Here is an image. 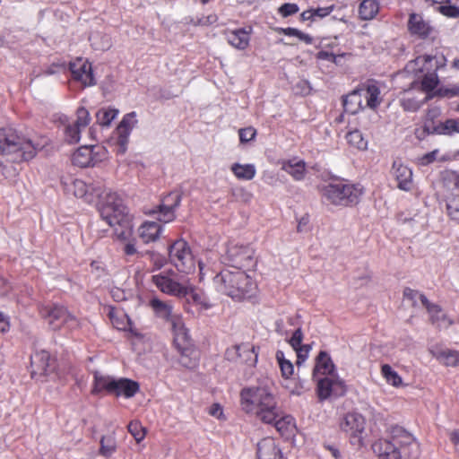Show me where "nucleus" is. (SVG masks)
Returning a JSON list of instances; mask_svg holds the SVG:
<instances>
[{
  "instance_id": "nucleus-1",
  "label": "nucleus",
  "mask_w": 459,
  "mask_h": 459,
  "mask_svg": "<svg viewBox=\"0 0 459 459\" xmlns=\"http://www.w3.org/2000/svg\"><path fill=\"white\" fill-rule=\"evenodd\" d=\"M446 65L444 56L424 55L410 61L405 70L421 79L413 82L411 87L405 91L401 100L403 108L407 111H417L429 98V93L438 85L437 71Z\"/></svg>"
},
{
  "instance_id": "nucleus-2",
  "label": "nucleus",
  "mask_w": 459,
  "mask_h": 459,
  "mask_svg": "<svg viewBox=\"0 0 459 459\" xmlns=\"http://www.w3.org/2000/svg\"><path fill=\"white\" fill-rule=\"evenodd\" d=\"M45 143L46 141L39 143L18 135L11 129H0V165L4 176L8 178L17 173V169L9 163L31 160Z\"/></svg>"
},
{
  "instance_id": "nucleus-3",
  "label": "nucleus",
  "mask_w": 459,
  "mask_h": 459,
  "mask_svg": "<svg viewBox=\"0 0 459 459\" xmlns=\"http://www.w3.org/2000/svg\"><path fill=\"white\" fill-rule=\"evenodd\" d=\"M372 450L378 459H417L420 454L417 439L399 426L393 427L386 437L375 441Z\"/></svg>"
},
{
  "instance_id": "nucleus-4",
  "label": "nucleus",
  "mask_w": 459,
  "mask_h": 459,
  "mask_svg": "<svg viewBox=\"0 0 459 459\" xmlns=\"http://www.w3.org/2000/svg\"><path fill=\"white\" fill-rule=\"evenodd\" d=\"M277 401L267 385L245 387L240 392V406L247 414L263 423H270L277 416Z\"/></svg>"
},
{
  "instance_id": "nucleus-5",
  "label": "nucleus",
  "mask_w": 459,
  "mask_h": 459,
  "mask_svg": "<svg viewBox=\"0 0 459 459\" xmlns=\"http://www.w3.org/2000/svg\"><path fill=\"white\" fill-rule=\"evenodd\" d=\"M99 210L102 220L114 228L118 238L126 240L132 236L133 215L129 213L127 207L117 193L105 189L99 199Z\"/></svg>"
},
{
  "instance_id": "nucleus-6",
  "label": "nucleus",
  "mask_w": 459,
  "mask_h": 459,
  "mask_svg": "<svg viewBox=\"0 0 459 459\" xmlns=\"http://www.w3.org/2000/svg\"><path fill=\"white\" fill-rule=\"evenodd\" d=\"M255 271L224 268L214 278L216 290L235 300L252 298L257 289Z\"/></svg>"
},
{
  "instance_id": "nucleus-7",
  "label": "nucleus",
  "mask_w": 459,
  "mask_h": 459,
  "mask_svg": "<svg viewBox=\"0 0 459 459\" xmlns=\"http://www.w3.org/2000/svg\"><path fill=\"white\" fill-rule=\"evenodd\" d=\"M152 281L162 293L185 298L193 292V283L186 276H179L172 270L163 271L152 276Z\"/></svg>"
},
{
  "instance_id": "nucleus-8",
  "label": "nucleus",
  "mask_w": 459,
  "mask_h": 459,
  "mask_svg": "<svg viewBox=\"0 0 459 459\" xmlns=\"http://www.w3.org/2000/svg\"><path fill=\"white\" fill-rule=\"evenodd\" d=\"M169 261L179 273L185 274L193 273L195 271L196 263L199 265L200 280L204 278V265L196 261L189 244L183 238L174 241L168 248Z\"/></svg>"
},
{
  "instance_id": "nucleus-9",
  "label": "nucleus",
  "mask_w": 459,
  "mask_h": 459,
  "mask_svg": "<svg viewBox=\"0 0 459 459\" xmlns=\"http://www.w3.org/2000/svg\"><path fill=\"white\" fill-rule=\"evenodd\" d=\"M361 195L360 186L348 184L343 180L329 183L323 189V196L335 205L357 204Z\"/></svg>"
},
{
  "instance_id": "nucleus-10",
  "label": "nucleus",
  "mask_w": 459,
  "mask_h": 459,
  "mask_svg": "<svg viewBox=\"0 0 459 459\" xmlns=\"http://www.w3.org/2000/svg\"><path fill=\"white\" fill-rule=\"evenodd\" d=\"M254 255L255 252L250 247L230 242L223 256L225 268L254 271L256 265Z\"/></svg>"
},
{
  "instance_id": "nucleus-11",
  "label": "nucleus",
  "mask_w": 459,
  "mask_h": 459,
  "mask_svg": "<svg viewBox=\"0 0 459 459\" xmlns=\"http://www.w3.org/2000/svg\"><path fill=\"white\" fill-rule=\"evenodd\" d=\"M61 182L66 193L72 194L88 204L98 202L105 192L99 183L86 184L82 179L72 178H62Z\"/></svg>"
},
{
  "instance_id": "nucleus-12",
  "label": "nucleus",
  "mask_w": 459,
  "mask_h": 459,
  "mask_svg": "<svg viewBox=\"0 0 459 459\" xmlns=\"http://www.w3.org/2000/svg\"><path fill=\"white\" fill-rule=\"evenodd\" d=\"M108 157L107 149L101 145H82L72 155L73 164L80 168L94 167Z\"/></svg>"
},
{
  "instance_id": "nucleus-13",
  "label": "nucleus",
  "mask_w": 459,
  "mask_h": 459,
  "mask_svg": "<svg viewBox=\"0 0 459 459\" xmlns=\"http://www.w3.org/2000/svg\"><path fill=\"white\" fill-rule=\"evenodd\" d=\"M167 323L170 325L173 333L174 343L181 353L180 363L185 367H193L194 363L186 362L189 346V334L181 313L178 312Z\"/></svg>"
},
{
  "instance_id": "nucleus-14",
  "label": "nucleus",
  "mask_w": 459,
  "mask_h": 459,
  "mask_svg": "<svg viewBox=\"0 0 459 459\" xmlns=\"http://www.w3.org/2000/svg\"><path fill=\"white\" fill-rule=\"evenodd\" d=\"M365 418L359 412L351 411L344 416L340 427L342 431L349 435L351 443L353 446L361 447L364 446L363 434L365 431Z\"/></svg>"
},
{
  "instance_id": "nucleus-15",
  "label": "nucleus",
  "mask_w": 459,
  "mask_h": 459,
  "mask_svg": "<svg viewBox=\"0 0 459 459\" xmlns=\"http://www.w3.org/2000/svg\"><path fill=\"white\" fill-rule=\"evenodd\" d=\"M40 314L54 330L61 328L62 325H66L69 329L78 325L77 319L62 306H44L40 308Z\"/></svg>"
},
{
  "instance_id": "nucleus-16",
  "label": "nucleus",
  "mask_w": 459,
  "mask_h": 459,
  "mask_svg": "<svg viewBox=\"0 0 459 459\" xmlns=\"http://www.w3.org/2000/svg\"><path fill=\"white\" fill-rule=\"evenodd\" d=\"M317 381V394L320 400H325L331 395L341 396L346 391L344 381L338 375H331L316 378Z\"/></svg>"
},
{
  "instance_id": "nucleus-17",
  "label": "nucleus",
  "mask_w": 459,
  "mask_h": 459,
  "mask_svg": "<svg viewBox=\"0 0 459 459\" xmlns=\"http://www.w3.org/2000/svg\"><path fill=\"white\" fill-rule=\"evenodd\" d=\"M407 29L411 36L420 39H429L435 32V28L430 21L426 19L421 13H410Z\"/></svg>"
},
{
  "instance_id": "nucleus-18",
  "label": "nucleus",
  "mask_w": 459,
  "mask_h": 459,
  "mask_svg": "<svg viewBox=\"0 0 459 459\" xmlns=\"http://www.w3.org/2000/svg\"><path fill=\"white\" fill-rule=\"evenodd\" d=\"M73 79L81 82L83 87L92 86L96 83L92 74L91 64L83 58H77L70 64Z\"/></svg>"
},
{
  "instance_id": "nucleus-19",
  "label": "nucleus",
  "mask_w": 459,
  "mask_h": 459,
  "mask_svg": "<svg viewBox=\"0 0 459 459\" xmlns=\"http://www.w3.org/2000/svg\"><path fill=\"white\" fill-rule=\"evenodd\" d=\"M181 195L178 192H171L165 196L159 205L157 219L162 223H169L176 218L175 210L179 206Z\"/></svg>"
},
{
  "instance_id": "nucleus-20",
  "label": "nucleus",
  "mask_w": 459,
  "mask_h": 459,
  "mask_svg": "<svg viewBox=\"0 0 459 459\" xmlns=\"http://www.w3.org/2000/svg\"><path fill=\"white\" fill-rule=\"evenodd\" d=\"M30 363L32 377L49 376L55 368L54 360L46 351H36L31 355Z\"/></svg>"
},
{
  "instance_id": "nucleus-21",
  "label": "nucleus",
  "mask_w": 459,
  "mask_h": 459,
  "mask_svg": "<svg viewBox=\"0 0 459 459\" xmlns=\"http://www.w3.org/2000/svg\"><path fill=\"white\" fill-rule=\"evenodd\" d=\"M226 357L229 360H238L250 366L255 365L257 361V353L255 347L250 343H241L234 345L226 351Z\"/></svg>"
},
{
  "instance_id": "nucleus-22",
  "label": "nucleus",
  "mask_w": 459,
  "mask_h": 459,
  "mask_svg": "<svg viewBox=\"0 0 459 459\" xmlns=\"http://www.w3.org/2000/svg\"><path fill=\"white\" fill-rule=\"evenodd\" d=\"M276 414L277 416L275 419L267 424L273 425L276 430L286 438L294 436L296 431V422L294 418L291 415L282 412L278 405Z\"/></svg>"
},
{
  "instance_id": "nucleus-23",
  "label": "nucleus",
  "mask_w": 459,
  "mask_h": 459,
  "mask_svg": "<svg viewBox=\"0 0 459 459\" xmlns=\"http://www.w3.org/2000/svg\"><path fill=\"white\" fill-rule=\"evenodd\" d=\"M393 176L397 181V186L403 191L411 190L412 186V171L404 165L401 160H395L393 162L392 170Z\"/></svg>"
},
{
  "instance_id": "nucleus-24",
  "label": "nucleus",
  "mask_w": 459,
  "mask_h": 459,
  "mask_svg": "<svg viewBox=\"0 0 459 459\" xmlns=\"http://www.w3.org/2000/svg\"><path fill=\"white\" fill-rule=\"evenodd\" d=\"M149 307L157 318L166 323L178 312L174 309L172 301L162 300L156 296L149 299Z\"/></svg>"
},
{
  "instance_id": "nucleus-25",
  "label": "nucleus",
  "mask_w": 459,
  "mask_h": 459,
  "mask_svg": "<svg viewBox=\"0 0 459 459\" xmlns=\"http://www.w3.org/2000/svg\"><path fill=\"white\" fill-rule=\"evenodd\" d=\"M421 303L427 308L433 325L439 328H447L454 324L438 305L431 304L425 296H421Z\"/></svg>"
},
{
  "instance_id": "nucleus-26",
  "label": "nucleus",
  "mask_w": 459,
  "mask_h": 459,
  "mask_svg": "<svg viewBox=\"0 0 459 459\" xmlns=\"http://www.w3.org/2000/svg\"><path fill=\"white\" fill-rule=\"evenodd\" d=\"M366 107L376 109L382 102L381 89L377 82L371 81L360 87Z\"/></svg>"
},
{
  "instance_id": "nucleus-27",
  "label": "nucleus",
  "mask_w": 459,
  "mask_h": 459,
  "mask_svg": "<svg viewBox=\"0 0 459 459\" xmlns=\"http://www.w3.org/2000/svg\"><path fill=\"white\" fill-rule=\"evenodd\" d=\"M431 354L442 364L447 367L459 366V351L450 349H446L438 345H434L429 348Z\"/></svg>"
},
{
  "instance_id": "nucleus-28",
  "label": "nucleus",
  "mask_w": 459,
  "mask_h": 459,
  "mask_svg": "<svg viewBox=\"0 0 459 459\" xmlns=\"http://www.w3.org/2000/svg\"><path fill=\"white\" fill-rule=\"evenodd\" d=\"M314 377L321 378L331 375H337L334 364L326 351H320L314 368Z\"/></svg>"
},
{
  "instance_id": "nucleus-29",
  "label": "nucleus",
  "mask_w": 459,
  "mask_h": 459,
  "mask_svg": "<svg viewBox=\"0 0 459 459\" xmlns=\"http://www.w3.org/2000/svg\"><path fill=\"white\" fill-rule=\"evenodd\" d=\"M162 230L163 227L160 223L146 221L139 227L138 234L143 242L148 244L156 241Z\"/></svg>"
},
{
  "instance_id": "nucleus-30",
  "label": "nucleus",
  "mask_w": 459,
  "mask_h": 459,
  "mask_svg": "<svg viewBox=\"0 0 459 459\" xmlns=\"http://www.w3.org/2000/svg\"><path fill=\"white\" fill-rule=\"evenodd\" d=\"M258 459H282L275 440L272 437H265L257 444Z\"/></svg>"
},
{
  "instance_id": "nucleus-31",
  "label": "nucleus",
  "mask_w": 459,
  "mask_h": 459,
  "mask_svg": "<svg viewBox=\"0 0 459 459\" xmlns=\"http://www.w3.org/2000/svg\"><path fill=\"white\" fill-rule=\"evenodd\" d=\"M250 32L251 29H249V30H247L246 29L229 30L226 33V39L229 44L233 48L238 50H244L249 45Z\"/></svg>"
},
{
  "instance_id": "nucleus-32",
  "label": "nucleus",
  "mask_w": 459,
  "mask_h": 459,
  "mask_svg": "<svg viewBox=\"0 0 459 459\" xmlns=\"http://www.w3.org/2000/svg\"><path fill=\"white\" fill-rule=\"evenodd\" d=\"M362 92L359 87L344 97L342 104L347 113L356 114L364 108Z\"/></svg>"
},
{
  "instance_id": "nucleus-33",
  "label": "nucleus",
  "mask_w": 459,
  "mask_h": 459,
  "mask_svg": "<svg viewBox=\"0 0 459 459\" xmlns=\"http://www.w3.org/2000/svg\"><path fill=\"white\" fill-rule=\"evenodd\" d=\"M138 390L139 385L136 382L127 378H119L115 379V384L111 394L130 398L133 397L138 392Z\"/></svg>"
},
{
  "instance_id": "nucleus-34",
  "label": "nucleus",
  "mask_w": 459,
  "mask_h": 459,
  "mask_svg": "<svg viewBox=\"0 0 459 459\" xmlns=\"http://www.w3.org/2000/svg\"><path fill=\"white\" fill-rule=\"evenodd\" d=\"M281 169L298 181L304 179L306 176V163L298 158L283 160Z\"/></svg>"
},
{
  "instance_id": "nucleus-35",
  "label": "nucleus",
  "mask_w": 459,
  "mask_h": 459,
  "mask_svg": "<svg viewBox=\"0 0 459 459\" xmlns=\"http://www.w3.org/2000/svg\"><path fill=\"white\" fill-rule=\"evenodd\" d=\"M112 325L119 331H130L131 321L126 312L119 308H110L108 313Z\"/></svg>"
},
{
  "instance_id": "nucleus-36",
  "label": "nucleus",
  "mask_w": 459,
  "mask_h": 459,
  "mask_svg": "<svg viewBox=\"0 0 459 459\" xmlns=\"http://www.w3.org/2000/svg\"><path fill=\"white\" fill-rule=\"evenodd\" d=\"M115 379L116 378L110 376L103 375L100 372H95L92 394H97L104 391L108 394H111L114 387Z\"/></svg>"
},
{
  "instance_id": "nucleus-37",
  "label": "nucleus",
  "mask_w": 459,
  "mask_h": 459,
  "mask_svg": "<svg viewBox=\"0 0 459 459\" xmlns=\"http://www.w3.org/2000/svg\"><path fill=\"white\" fill-rule=\"evenodd\" d=\"M379 8V0H362L359 6V16L363 21H370L377 16Z\"/></svg>"
},
{
  "instance_id": "nucleus-38",
  "label": "nucleus",
  "mask_w": 459,
  "mask_h": 459,
  "mask_svg": "<svg viewBox=\"0 0 459 459\" xmlns=\"http://www.w3.org/2000/svg\"><path fill=\"white\" fill-rule=\"evenodd\" d=\"M118 114L119 110L117 108L112 107L101 108L96 113V123L102 127H108Z\"/></svg>"
},
{
  "instance_id": "nucleus-39",
  "label": "nucleus",
  "mask_w": 459,
  "mask_h": 459,
  "mask_svg": "<svg viewBox=\"0 0 459 459\" xmlns=\"http://www.w3.org/2000/svg\"><path fill=\"white\" fill-rule=\"evenodd\" d=\"M99 454L106 458L111 457L117 451V443L114 434L103 436L100 438Z\"/></svg>"
},
{
  "instance_id": "nucleus-40",
  "label": "nucleus",
  "mask_w": 459,
  "mask_h": 459,
  "mask_svg": "<svg viewBox=\"0 0 459 459\" xmlns=\"http://www.w3.org/2000/svg\"><path fill=\"white\" fill-rule=\"evenodd\" d=\"M231 171L238 179L251 180L255 178L256 169L253 164L234 163L231 166Z\"/></svg>"
},
{
  "instance_id": "nucleus-41",
  "label": "nucleus",
  "mask_w": 459,
  "mask_h": 459,
  "mask_svg": "<svg viewBox=\"0 0 459 459\" xmlns=\"http://www.w3.org/2000/svg\"><path fill=\"white\" fill-rule=\"evenodd\" d=\"M433 133L445 135H452L455 133H459V119L451 118L440 122L434 127Z\"/></svg>"
},
{
  "instance_id": "nucleus-42",
  "label": "nucleus",
  "mask_w": 459,
  "mask_h": 459,
  "mask_svg": "<svg viewBox=\"0 0 459 459\" xmlns=\"http://www.w3.org/2000/svg\"><path fill=\"white\" fill-rule=\"evenodd\" d=\"M381 374L388 385L394 387H401L403 385V378L390 365H382Z\"/></svg>"
},
{
  "instance_id": "nucleus-43",
  "label": "nucleus",
  "mask_w": 459,
  "mask_h": 459,
  "mask_svg": "<svg viewBox=\"0 0 459 459\" xmlns=\"http://www.w3.org/2000/svg\"><path fill=\"white\" fill-rule=\"evenodd\" d=\"M446 210L449 219L459 224V195H450L446 196Z\"/></svg>"
},
{
  "instance_id": "nucleus-44",
  "label": "nucleus",
  "mask_w": 459,
  "mask_h": 459,
  "mask_svg": "<svg viewBox=\"0 0 459 459\" xmlns=\"http://www.w3.org/2000/svg\"><path fill=\"white\" fill-rule=\"evenodd\" d=\"M275 357L281 376L286 379L290 378L294 373V366L292 362L285 358L284 352L281 351H277Z\"/></svg>"
},
{
  "instance_id": "nucleus-45",
  "label": "nucleus",
  "mask_w": 459,
  "mask_h": 459,
  "mask_svg": "<svg viewBox=\"0 0 459 459\" xmlns=\"http://www.w3.org/2000/svg\"><path fill=\"white\" fill-rule=\"evenodd\" d=\"M346 139L351 146L359 150H366L368 147V141L364 139L363 134L359 130L349 132L346 134Z\"/></svg>"
},
{
  "instance_id": "nucleus-46",
  "label": "nucleus",
  "mask_w": 459,
  "mask_h": 459,
  "mask_svg": "<svg viewBox=\"0 0 459 459\" xmlns=\"http://www.w3.org/2000/svg\"><path fill=\"white\" fill-rule=\"evenodd\" d=\"M136 124V113L134 111L130 112L123 117V119L117 127V131L131 134Z\"/></svg>"
},
{
  "instance_id": "nucleus-47",
  "label": "nucleus",
  "mask_w": 459,
  "mask_h": 459,
  "mask_svg": "<svg viewBox=\"0 0 459 459\" xmlns=\"http://www.w3.org/2000/svg\"><path fill=\"white\" fill-rule=\"evenodd\" d=\"M129 433L134 437L136 443L142 442L146 436V429L138 420H132L127 426Z\"/></svg>"
},
{
  "instance_id": "nucleus-48",
  "label": "nucleus",
  "mask_w": 459,
  "mask_h": 459,
  "mask_svg": "<svg viewBox=\"0 0 459 459\" xmlns=\"http://www.w3.org/2000/svg\"><path fill=\"white\" fill-rule=\"evenodd\" d=\"M435 9L442 15L448 18L459 17V7L450 4H436Z\"/></svg>"
},
{
  "instance_id": "nucleus-49",
  "label": "nucleus",
  "mask_w": 459,
  "mask_h": 459,
  "mask_svg": "<svg viewBox=\"0 0 459 459\" xmlns=\"http://www.w3.org/2000/svg\"><path fill=\"white\" fill-rule=\"evenodd\" d=\"M443 182L447 189L459 190V173L454 170H446L443 174Z\"/></svg>"
},
{
  "instance_id": "nucleus-50",
  "label": "nucleus",
  "mask_w": 459,
  "mask_h": 459,
  "mask_svg": "<svg viewBox=\"0 0 459 459\" xmlns=\"http://www.w3.org/2000/svg\"><path fill=\"white\" fill-rule=\"evenodd\" d=\"M82 129L75 126L74 123L68 124L65 127V140L70 143H75L80 141Z\"/></svg>"
},
{
  "instance_id": "nucleus-51",
  "label": "nucleus",
  "mask_w": 459,
  "mask_h": 459,
  "mask_svg": "<svg viewBox=\"0 0 459 459\" xmlns=\"http://www.w3.org/2000/svg\"><path fill=\"white\" fill-rule=\"evenodd\" d=\"M91 120V118L88 109L84 107H81L76 111V120L74 124L82 130H84L90 125Z\"/></svg>"
},
{
  "instance_id": "nucleus-52",
  "label": "nucleus",
  "mask_w": 459,
  "mask_h": 459,
  "mask_svg": "<svg viewBox=\"0 0 459 459\" xmlns=\"http://www.w3.org/2000/svg\"><path fill=\"white\" fill-rule=\"evenodd\" d=\"M91 46L98 50L108 49L111 46L110 39L108 36H101L100 34H92L90 37Z\"/></svg>"
},
{
  "instance_id": "nucleus-53",
  "label": "nucleus",
  "mask_w": 459,
  "mask_h": 459,
  "mask_svg": "<svg viewBox=\"0 0 459 459\" xmlns=\"http://www.w3.org/2000/svg\"><path fill=\"white\" fill-rule=\"evenodd\" d=\"M116 149L118 154H124L127 149L129 136L131 134L126 132H117L116 130Z\"/></svg>"
},
{
  "instance_id": "nucleus-54",
  "label": "nucleus",
  "mask_w": 459,
  "mask_h": 459,
  "mask_svg": "<svg viewBox=\"0 0 459 459\" xmlns=\"http://www.w3.org/2000/svg\"><path fill=\"white\" fill-rule=\"evenodd\" d=\"M283 33L286 36L296 37V38L299 39L301 41L306 42L307 44H311L313 42V39L310 35L304 33L301 30L295 29V28L289 27V28L283 29Z\"/></svg>"
},
{
  "instance_id": "nucleus-55",
  "label": "nucleus",
  "mask_w": 459,
  "mask_h": 459,
  "mask_svg": "<svg viewBox=\"0 0 459 459\" xmlns=\"http://www.w3.org/2000/svg\"><path fill=\"white\" fill-rule=\"evenodd\" d=\"M191 295L193 301L199 305L204 309H208L212 307V304L209 299L202 292H196L195 286L193 285V292L189 293Z\"/></svg>"
},
{
  "instance_id": "nucleus-56",
  "label": "nucleus",
  "mask_w": 459,
  "mask_h": 459,
  "mask_svg": "<svg viewBox=\"0 0 459 459\" xmlns=\"http://www.w3.org/2000/svg\"><path fill=\"white\" fill-rule=\"evenodd\" d=\"M231 195L235 200L242 203H248L252 198V195L243 187L232 188Z\"/></svg>"
},
{
  "instance_id": "nucleus-57",
  "label": "nucleus",
  "mask_w": 459,
  "mask_h": 459,
  "mask_svg": "<svg viewBox=\"0 0 459 459\" xmlns=\"http://www.w3.org/2000/svg\"><path fill=\"white\" fill-rule=\"evenodd\" d=\"M437 95L445 98H453L459 95V85L453 84L440 87L437 90Z\"/></svg>"
},
{
  "instance_id": "nucleus-58",
  "label": "nucleus",
  "mask_w": 459,
  "mask_h": 459,
  "mask_svg": "<svg viewBox=\"0 0 459 459\" xmlns=\"http://www.w3.org/2000/svg\"><path fill=\"white\" fill-rule=\"evenodd\" d=\"M302 340H303V333H302V331H301V327L299 326L293 332L291 337L289 340V343L293 348V350L299 349V347L303 346L301 344Z\"/></svg>"
},
{
  "instance_id": "nucleus-59",
  "label": "nucleus",
  "mask_w": 459,
  "mask_h": 459,
  "mask_svg": "<svg viewBox=\"0 0 459 459\" xmlns=\"http://www.w3.org/2000/svg\"><path fill=\"white\" fill-rule=\"evenodd\" d=\"M299 8L298 4H291V3H286L280 6L279 8V13L282 17H288L292 14H295L299 12Z\"/></svg>"
},
{
  "instance_id": "nucleus-60",
  "label": "nucleus",
  "mask_w": 459,
  "mask_h": 459,
  "mask_svg": "<svg viewBox=\"0 0 459 459\" xmlns=\"http://www.w3.org/2000/svg\"><path fill=\"white\" fill-rule=\"evenodd\" d=\"M256 130L254 127H246L239 130V140L241 143H248L255 139Z\"/></svg>"
},
{
  "instance_id": "nucleus-61",
  "label": "nucleus",
  "mask_w": 459,
  "mask_h": 459,
  "mask_svg": "<svg viewBox=\"0 0 459 459\" xmlns=\"http://www.w3.org/2000/svg\"><path fill=\"white\" fill-rule=\"evenodd\" d=\"M297 353V365L300 366L308 357L310 347L309 345H303L299 349L294 350Z\"/></svg>"
},
{
  "instance_id": "nucleus-62",
  "label": "nucleus",
  "mask_w": 459,
  "mask_h": 459,
  "mask_svg": "<svg viewBox=\"0 0 459 459\" xmlns=\"http://www.w3.org/2000/svg\"><path fill=\"white\" fill-rule=\"evenodd\" d=\"M150 259L154 266V269H156V270L160 269L166 264V258L159 253L151 252Z\"/></svg>"
},
{
  "instance_id": "nucleus-63",
  "label": "nucleus",
  "mask_w": 459,
  "mask_h": 459,
  "mask_svg": "<svg viewBox=\"0 0 459 459\" xmlns=\"http://www.w3.org/2000/svg\"><path fill=\"white\" fill-rule=\"evenodd\" d=\"M312 10H313V14H314V17L316 20V18H325V17L328 16L334 10V6L330 5V6L319 7V8H316V9H312Z\"/></svg>"
},
{
  "instance_id": "nucleus-64",
  "label": "nucleus",
  "mask_w": 459,
  "mask_h": 459,
  "mask_svg": "<svg viewBox=\"0 0 459 459\" xmlns=\"http://www.w3.org/2000/svg\"><path fill=\"white\" fill-rule=\"evenodd\" d=\"M437 154H438V150H434L430 152L424 154L420 159V164L425 166V165H429V164L432 163L434 160H436L437 159Z\"/></svg>"
}]
</instances>
